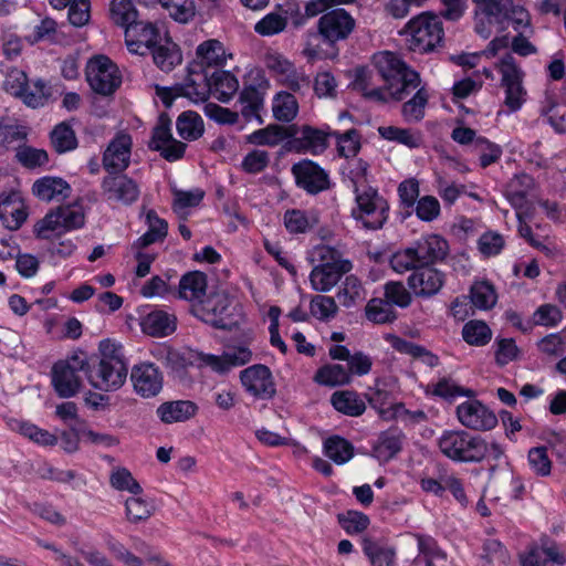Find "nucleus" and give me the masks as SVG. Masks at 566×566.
<instances>
[{"label":"nucleus","mask_w":566,"mask_h":566,"mask_svg":"<svg viewBox=\"0 0 566 566\" xmlns=\"http://www.w3.org/2000/svg\"><path fill=\"white\" fill-rule=\"evenodd\" d=\"M374 64L387 85L389 96L396 101L405 99L421 83L419 74L396 53L379 52L374 55Z\"/></svg>","instance_id":"nucleus-1"},{"label":"nucleus","mask_w":566,"mask_h":566,"mask_svg":"<svg viewBox=\"0 0 566 566\" xmlns=\"http://www.w3.org/2000/svg\"><path fill=\"white\" fill-rule=\"evenodd\" d=\"M447 253V241L433 234L417 241L412 247L397 251L390 259V265L395 272L405 273L413 268L432 266L443 260Z\"/></svg>","instance_id":"nucleus-2"},{"label":"nucleus","mask_w":566,"mask_h":566,"mask_svg":"<svg viewBox=\"0 0 566 566\" xmlns=\"http://www.w3.org/2000/svg\"><path fill=\"white\" fill-rule=\"evenodd\" d=\"M402 33L407 35L409 50L421 54L433 51L444 35L440 18L432 12H422L412 18Z\"/></svg>","instance_id":"nucleus-3"},{"label":"nucleus","mask_w":566,"mask_h":566,"mask_svg":"<svg viewBox=\"0 0 566 566\" xmlns=\"http://www.w3.org/2000/svg\"><path fill=\"white\" fill-rule=\"evenodd\" d=\"M438 446L443 455L450 460L464 463L483 461V453L485 452L484 438L464 430L444 431L438 440Z\"/></svg>","instance_id":"nucleus-4"},{"label":"nucleus","mask_w":566,"mask_h":566,"mask_svg":"<svg viewBox=\"0 0 566 566\" xmlns=\"http://www.w3.org/2000/svg\"><path fill=\"white\" fill-rule=\"evenodd\" d=\"M356 206L352 209V217L368 230H378L384 227L389 217V203L371 187H355Z\"/></svg>","instance_id":"nucleus-5"},{"label":"nucleus","mask_w":566,"mask_h":566,"mask_svg":"<svg viewBox=\"0 0 566 566\" xmlns=\"http://www.w3.org/2000/svg\"><path fill=\"white\" fill-rule=\"evenodd\" d=\"M87 360L84 353L75 354L64 361L53 366L52 382L55 391L62 398L75 396L82 384L80 373L86 375Z\"/></svg>","instance_id":"nucleus-6"},{"label":"nucleus","mask_w":566,"mask_h":566,"mask_svg":"<svg viewBox=\"0 0 566 566\" xmlns=\"http://www.w3.org/2000/svg\"><path fill=\"white\" fill-rule=\"evenodd\" d=\"M496 69L501 74V86L504 88V104L510 111L520 109L526 101V90L523 86L524 72L517 65L512 54H505L496 63Z\"/></svg>","instance_id":"nucleus-7"},{"label":"nucleus","mask_w":566,"mask_h":566,"mask_svg":"<svg viewBox=\"0 0 566 566\" xmlns=\"http://www.w3.org/2000/svg\"><path fill=\"white\" fill-rule=\"evenodd\" d=\"M86 78L91 88L104 96L113 94L122 83L117 65L105 55H98L88 61Z\"/></svg>","instance_id":"nucleus-8"},{"label":"nucleus","mask_w":566,"mask_h":566,"mask_svg":"<svg viewBox=\"0 0 566 566\" xmlns=\"http://www.w3.org/2000/svg\"><path fill=\"white\" fill-rule=\"evenodd\" d=\"M85 216L78 205L62 206L49 212L35 224V233L41 239H48L50 231L73 230L84 226Z\"/></svg>","instance_id":"nucleus-9"},{"label":"nucleus","mask_w":566,"mask_h":566,"mask_svg":"<svg viewBox=\"0 0 566 566\" xmlns=\"http://www.w3.org/2000/svg\"><path fill=\"white\" fill-rule=\"evenodd\" d=\"M355 27V19L345 9H332L317 21L318 34L329 44L346 40Z\"/></svg>","instance_id":"nucleus-10"},{"label":"nucleus","mask_w":566,"mask_h":566,"mask_svg":"<svg viewBox=\"0 0 566 566\" xmlns=\"http://www.w3.org/2000/svg\"><path fill=\"white\" fill-rule=\"evenodd\" d=\"M295 184L308 195H317L331 188L328 172L310 159H303L291 168Z\"/></svg>","instance_id":"nucleus-11"},{"label":"nucleus","mask_w":566,"mask_h":566,"mask_svg":"<svg viewBox=\"0 0 566 566\" xmlns=\"http://www.w3.org/2000/svg\"><path fill=\"white\" fill-rule=\"evenodd\" d=\"M195 358L199 367H207L214 373L226 374L233 367L248 364L252 359V352L245 346H238L228 348L222 355L198 352Z\"/></svg>","instance_id":"nucleus-12"},{"label":"nucleus","mask_w":566,"mask_h":566,"mask_svg":"<svg viewBox=\"0 0 566 566\" xmlns=\"http://www.w3.org/2000/svg\"><path fill=\"white\" fill-rule=\"evenodd\" d=\"M230 300L223 293H214L206 297L199 305H195L192 313L205 323L220 329H230L229 319Z\"/></svg>","instance_id":"nucleus-13"},{"label":"nucleus","mask_w":566,"mask_h":566,"mask_svg":"<svg viewBox=\"0 0 566 566\" xmlns=\"http://www.w3.org/2000/svg\"><path fill=\"white\" fill-rule=\"evenodd\" d=\"M245 391L258 399H271L276 389L270 368L262 364L252 365L240 373Z\"/></svg>","instance_id":"nucleus-14"},{"label":"nucleus","mask_w":566,"mask_h":566,"mask_svg":"<svg viewBox=\"0 0 566 566\" xmlns=\"http://www.w3.org/2000/svg\"><path fill=\"white\" fill-rule=\"evenodd\" d=\"M127 365L98 363L91 366L87 363L86 377L88 382L98 390L113 391L120 388L127 377Z\"/></svg>","instance_id":"nucleus-15"},{"label":"nucleus","mask_w":566,"mask_h":566,"mask_svg":"<svg viewBox=\"0 0 566 566\" xmlns=\"http://www.w3.org/2000/svg\"><path fill=\"white\" fill-rule=\"evenodd\" d=\"M176 90L178 95H182L193 103L207 102L212 93L210 75L207 70H202L201 64H190L186 78L176 85Z\"/></svg>","instance_id":"nucleus-16"},{"label":"nucleus","mask_w":566,"mask_h":566,"mask_svg":"<svg viewBox=\"0 0 566 566\" xmlns=\"http://www.w3.org/2000/svg\"><path fill=\"white\" fill-rule=\"evenodd\" d=\"M457 417L462 426L471 430L486 431L497 424L494 412L479 400H469L459 405Z\"/></svg>","instance_id":"nucleus-17"},{"label":"nucleus","mask_w":566,"mask_h":566,"mask_svg":"<svg viewBox=\"0 0 566 566\" xmlns=\"http://www.w3.org/2000/svg\"><path fill=\"white\" fill-rule=\"evenodd\" d=\"M133 140L129 134L118 133L103 154V167L111 174L124 171L130 163Z\"/></svg>","instance_id":"nucleus-18"},{"label":"nucleus","mask_w":566,"mask_h":566,"mask_svg":"<svg viewBox=\"0 0 566 566\" xmlns=\"http://www.w3.org/2000/svg\"><path fill=\"white\" fill-rule=\"evenodd\" d=\"M130 380L134 390L144 398L157 396L164 384L163 373L153 363H140L132 369Z\"/></svg>","instance_id":"nucleus-19"},{"label":"nucleus","mask_w":566,"mask_h":566,"mask_svg":"<svg viewBox=\"0 0 566 566\" xmlns=\"http://www.w3.org/2000/svg\"><path fill=\"white\" fill-rule=\"evenodd\" d=\"M102 190L107 200L123 205H132L139 197V188L136 181L120 172L104 177Z\"/></svg>","instance_id":"nucleus-20"},{"label":"nucleus","mask_w":566,"mask_h":566,"mask_svg":"<svg viewBox=\"0 0 566 566\" xmlns=\"http://www.w3.org/2000/svg\"><path fill=\"white\" fill-rule=\"evenodd\" d=\"M408 286L418 297L436 295L444 284V274L433 266L413 268Z\"/></svg>","instance_id":"nucleus-21"},{"label":"nucleus","mask_w":566,"mask_h":566,"mask_svg":"<svg viewBox=\"0 0 566 566\" xmlns=\"http://www.w3.org/2000/svg\"><path fill=\"white\" fill-rule=\"evenodd\" d=\"M520 563L521 566H563L566 564V555L556 543L545 542L522 552Z\"/></svg>","instance_id":"nucleus-22"},{"label":"nucleus","mask_w":566,"mask_h":566,"mask_svg":"<svg viewBox=\"0 0 566 566\" xmlns=\"http://www.w3.org/2000/svg\"><path fill=\"white\" fill-rule=\"evenodd\" d=\"M71 186L60 177L45 176L33 182L32 193L42 201H63L70 197Z\"/></svg>","instance_id":"nucleus-23"},{"label":"nucleus","mask_w":566,"mask_h":566,"mask_svg":"<svg viewBox=\"0 0 566 566\" xmlns=\"http://www.w3.org/2000/svg\"><path fill=\"white\" fill-rule=\"evenodd\" d=\"M207 285V275L203 272H188L179 281L177 296L190 302L193 307L206 298Z\"/></svg>","instance_id":"nucleus-24"},{"label":"nucleus","mask_w":566,"mask_h":566,"mask_svg":"<svg viewBox=\"0 0 566 566\" xmlns=\"http://www.w3.org/2000/svg\"><path fill=\"white\" fill-rule=\"evenodd\" d=\"M142 331L153 337H167L177 328V317L172 313L155 310L142 321Z\"/></svg>","instance_id":"nucleus-25"},{"label":"nucleus","mask_w":566,"mask_h":566,"mask_svg":"<svg viewBox=\"0 0 566 566\" xmlns=\"http://www.w3.org/2000/svg\"><path fill=\"white\" fill-rule=\"evenodd\" d=\"M326 137L327 135L319 129H315L311 126H303L300 132V136L293 137L290 140V149L297 153L310 151L312 154H318L327 146Z\"/></svg>","instance_id":"nucleus-26"},{"label":"nucleus","mask_w":566,"mask_h":566,"mask_svg":"<svg viewBox=\"0 0 566 566\" xmlns=\"http://www.w3.org/2000/svg\"><path fill=\"white\" fill-rule=\"evenodd\" d=\"M295 132L292 127H284L277 124H270L264 128L254 130L247 136V142L255 146L275 147L282 142L292 138Z\"/></svg>","instance_id":"nucleus-27"},{"label":"nucleus","mask_w":566,"mask_h":566,"mask_svg":"<svg viewBox=\"0 0 566 566\" xmlns=\"http://www.w3.org/2000/svg\"><path fill=\"white\" fill-rule=\"evenodd\" d=\"M198 407L189 400H176L161 403L157 408V415L165 423L182 422L195 417Z\"/></svg>","instance_id":"nucleus-28"},{"label":"nucleus","mask_w":566,"mask_h":566,"mask_svg":"<svg viewBox=\"0 0 566 566\" xmlns=\"http://www.w3.org/2000/svg\"><path fill=\"white\" fill-rule=\"evenodd\" d=\"M196 55L197 61L192 64H201L202 70L210 66H222L227 60L223 44L214 39L205 41L198 45Z\"/></svg>","instance_id":"nucleus-29"},{"label":"nucleus","mask_w":566,"mask_h":566,"mask_svg":"<svg viewBox=\"0 0 566 566\" xmlns=\"http://www.w3.org/2000/svg\"><path fill=\"white\" fill-rule=\"evenodd\" d=\"M340 268H323L314 265L310 274L311 286L316 292H328L331 291L340 280V277L349 272Z\"/></svg>","instance_id":"nucleus-30"},{"label":"nucleus","mask_w":566,"mask_h":566,"mask_svg":"<svg viewBox=\"0 0 566 566\" xmlns=\"http://www.w3.org/2000/svg\"><path fill=\"white\" fill-rule=\"evenodd\" d=\"M239 102L241 103V113L247 120L255 118L259 124L263 123L261 111L264 105V93L254 86H245Z\"/></svg>","instance_id":"nucleus-31"},{"label":"nucleus","mask_w":566,"mask_h":566,"mask_svg":"<svg viewBox=\"0 0 566 566\" xmlns=\"http://www.w3.org/2000/svg\"><path fill=\"white\" fill-rule=\"evenodd\" d=\"M331 402L337 411L349 417L361 416L366 410L364 400L353 390L335 391Z\"/></svg>","instance_id":"nucleus-32"},{"label":"nucleus","mask_w":566,"mask_h":566,"mask_svg":"<svg viewBox=\"0 0 566 566\" xmlns=\"http://www.w3.org/2000/svg\"><path fill=\"white\" fill-rule=\"evenodd\" d=\"M313 379L322 386H345L352 382V373L343 365L327 364L316 370Z\"/></svg>","instance_id":"nucleus-33"},{"label":"nucleus","mask_w":566,"mask_h":566,"mask_svg":"<svg viewBox=\"0 0 566 566\" xmlns=\"http://www.w3.org/2000/svg\"><path fill=\"white\" fill-rule=\"evenodd\" d=\"M308 260L316 266L352 269V263L348 260H344L337 249L325 244L314 247L310 252Z\"/></svg>","instance_id":"nucleus-34"},{"label":"nucleus","mask_w":566,"mask_h":566,"mask_svg":"<svg viewBox=\"0 0 566 566\" xmlns=\"http://www.w3.org/2000/svg\"><path fill=\"white\" fill-rule=\"evenodd\" d=\"M324 454L335 464L347 463L354 457V446L340 436H332L323 443Z\"/></svg>","instance_id":"nucleus-35"},{"label":"nucleus","mask_w":566,"mask_h":566,"mask_svg":"<svg viewBox=\"0 0 566 566\" xmlns=\"http://www.w3.org/2000/svg\"><path fill=\"white\" fill-rule=\"evenodd\" d=\"M210 82L212 85V93L222 103H227L239 88L237 77L228 71H213L210 75Z\"/></svg>","instance_id":"nucleus-36"},{"label":"nucleus","mask_w":566,"mask_h":566,"mask_svg":"<svg viewBox=\"0 0 566 566\" xmlns=\"http://www.w3.org/2000/svg\"><path fill=\"white\" fill-rule=\"evenodd\" d=\"M150 53L155 64L164 72H170L182 61L180 50L170 41H167L165 44L157 43Z\"/></svg>","instance_id":"nucleus-37"},{"label":"nucleus","mask_w":566,"mask_h":566,"mask_svg":"<svg viewBox=\"0 0 566 566\" xmlns=\"http://www.w3.org/2000/svg\"><path fill=\"white\" fill-rule=\"evenodd\" d=\"M373 71L367 67H357L355 70L354 90L363 93L369 99L386 102V92L374 84Z\"/></svg>","instance_id":"nucleus-38"},{"label":"nucleus","mask_w":566,"mask_h":566,"mask_svg":"<svg viewBox=\"0 0 566 566\" xmlns=\"http://www.w3.org/2000/svg\"><path fill=\"white\" fill-rule=\"evenodd\" d=\"M154 513L155 505L139 495L130 496L125 501V516L132 524L145 523Z\"/></svg>","instance_id":"nucleus-39"},{"label":"nucleus","mask_w":566,"mask_h":566,"mask_svg":"<svg viewBox=\"0 0 566 566\" xmlns=\"http://www.w3.org/2000/svg\"><path fill=\"white\" fill-rule=\"evenodd\" d=\"M363 551L371 566H396V551L394 547L380 545L377 542L365 538Z\"/></svg>","instance_id":"nucleus-40"},{"label":"nucleus","mask_w":566,"mask_h":566,"mask_svg":"<svg viewBox=\"0 0 566 566\" xmlns=\"http://www.w3.org/2000/svg\"><path fill=\"white\" fill-rule=\"evenodd\" d=\"M125 38L138 40L145 49H153L159 42V30L154 23L137 19L125 30Z\"/></svg>","instance_id":"nucleus-41"},{"label":"nucleus","mask_w":566,"mask_h":566,"mask_svg":"<svg viewBox=\"0 0 566 566\" xmlns=\"http://www.w3.org/2000/svg\"><path fill=\"white\" fill-rule=\"evenodd\" d=\"M416 90L413 96L401 107V114L409 123L420 122L424 117V109L429 101V92L426 87L419 85Z\"/></svg>","instance_id":"nucleus-42"},{"label":"nucleus","mask_w":566,"mask_h":566,"mask_svg":"<svg viewBox=\"0 0 566 566\" xmlns=\"http://www.w3.org/2000/svg\"><path fill=\"white\" fill-rule=\"evenodd\" d=\"M403 434L401 431L391 429L382 432L379 436L378 442L375 447L377 457L382 460H390L402 448Z\"/></svg>","instance_id":"nucleus-43"},{"label":"nucleus","mask_w":566,"mask_h":566,"mask_svg":"<svg viewBox=\"0 0 566 566\" xmlns=\"http://www.w3.org/2000/svg\"><path fill=\"white\" fill-rule=\"evenodd\" d=\"M109 18L126 30L138 19V11L132 0H111Z\"/></svg>","instance_id":"nucleus-44"},{"label":"nucleus","mask_w":566,"mask_h":566,"mask_svg":"<svg viewBox=\"0 0 566 566\" xmlns=\"http://www.w3.org/2000/svg\"><path fill=\"white\" fill-rule=\"evenodd\" d=\"M272 112L277 120L289 123L296 117L298 103L293 94L280 92L273 98Z\"/></svg>","instance_id":"nucleus-45"},{"label":"nucleus","mask_w":566,"mask_h":566,"mask_svg":"<svg viewBox=\"0 0 566 566\" xmlns=\"http://www.w3.org/2000/svg\"><path fill=\"white\" fill-rule=\"evenodd\" d=\"M177 132L187 140L198 139L203 134V122L199 114L192 111L181 113L177 118Z\"/></svg>","instance_id":"nucleus-46"},{"label":"nucleus","mask_w":566,"mask_h":566,"mask_svg":"<svg viewBox=\"0 0 566 566\" xmlns=\"http://www.w3.org/2000/svg\"><path fill=\"white\" fill-rule=\"evenodd\" d=\"M470 300L479 310H490L497 301V294L492 284L486 281L475 282L470 289Z\"/></svg>","instance_id":"nucleus-47"},{"label":"nucleus","mask_w":566,"mask_h":566,"mask_svg":"<svg viewBox=\"0 0 566 566\" xmlns=\"http://www.w3.org/2000/svg\"><path fill=\"white\" fill-rule=\"evenodd\" d=\"M340 304L345 307H350L366 297L365 289L361 282L354 275L346 276L337 293Z\"/></svg>","instance_id":"nucleus-48"},{"label":"nucleus","mask_w":566,"mask_h":566,"mask_svg":"<svg viewBox=\"0 0 566 566\" xmlns=\"http://www.w3.org/2000/svg\"><path fill=\"white\" fill-rule=\"evenodd\" d=\"M317 223L318 219L312 212L292 209L284 213V224L291 233H304Z\"/></svg>","instance_id":"nucleus-49"},{"label":"nucleus","mask_w":566,"mask_h":566,"mask_svg":"<svg viewBox=\"0 0 566 566\" xmlns=\"http://www.w3.org/2000/svg\"><path fill=\"white\" fill-rule=\"evenodd\" d=\"M51 144L59 154L73 150L77 146V139L72 127L66 123L56 125L50 134Z\"/></svg>","instance_id":"nucleus-50"},{"label":"nucleus","mask_w":566,"mask_h":566,"mask_svg":"<svg viewBox=\"0 0 566 566\" xmlns=\"http://www.w3.org/2000/svg\"><path fill=\"white\" fill-rule=\"evenodd\" d=\"M366 317L376 324L390 323L397 315L392 305L387 300L373 298L365 308Z\"/></svg>","instance_id":"nucleus-51"},{"label":"nucleus","mask_w":566,"mask_h":566,"mask_svg":"<svg viewBox=\"0 0 566 566\" xmlns=\"http://www.w3.org/2000/svg\"><path fill=\"white\" fill-rule=\"evenodd\" d=\"M463 339L473 346H484L492 337V332L483 321H470L462 328Z\"/></svg>","instance_id":"nucleus-52"},{"label":"nucleus","mask_w":566,"mask_h":566,"mask_svg":"<svg viewBox=\"0 0 566 566\" xmlns=\"http://www.w3.org/2000/svg\"><path fill=\"white\" fill-rule=\"evenodd\" d=\"M156 2H159L170 17L180 23H187L196 13L193 0H156Z\"/></svg>","instance_id":"nucleus-53"},{"label":"nucleus","mask_w":566,"mask_h":566,"mask_svg":"<svg viewBox=\"0 0 566 566\" xmlns=\"http://www.w3.org/2000/svg\"><path fill=\"white\" fill-rule=\"evenodd\" d=\"M378 133L385 139L397 142L410 148H416L420 145V136L415 134L411 129L396 126H380Z\"/></svg>","instance_id":"nucleus-54"},{"label":"nucleus","mask_w":566,"mask_h":566,"mask_svg":"<svg viewBox=\"0 0 566 566\" xmlns=\"http://www.w3.org/2000/svg\"><path fill=\"white\" fill-rule=\"evenodd\" d=\"M18 431L25 438L30 439L31 441L44 446V447H51L55 446L57 443V437L48 430L41 429L38 426L21 421L18 423Z\"/></svg>","instance_id":"nucleus-55"},{"label":"nucleus","mask_w":566,"mask_h":566,"mask_svg":"<svg viewBox=\"0 0 566 566\" xmlns=\"http://www.w3.org/2000/svg\"><path fill=\"white\" fill-rule=\"evenodd\" d=\"M23 103L32 108L44 106L51 98V90L42 80H36L33 87L27 86L23 95L20 96Z\"/></svg>","instance_id":"nucleus-56"},{"label":"nucleus","mask_w":566,"mask_h":566,"mask_svg":"<svg viewBox=\"0 0 566 566\" xmlns=\"http://www.w3.org/2000/svg\"><path fill=\"white\" fill-rule=\"evenodd\" d=\"M287 25V18L275 12L268 13L254 25V31L262 36L281 33Z\"/></svg>","instance_id":"nucleus-57"},{"label":"nucleus","mask_w":566,"mask_h":566,"mask_svg":"<svg viewBox=\"0 0 566 566\" xmlns=\"http://www.w3.org/2000/svg\"><path fill=\"white\" fill-rule=\"evenodd\" d=\"M329 135L336 138L340 156L349 158L358 153L360 148L359 134L355 128H349L342 134L333 132Z\"/></svg>","instance_id":"nucleus-58"},{"label":"nucleus","mask_w":566,"mask_h":566,"mask_svg":"<svg viewBox=\"0 0 566 566\" xmlns=\"http://www.w3.org/2000/svg\"><path fill=\"white\" fill-rule=\"evenodd\" d=\"M338 83L335 76L328 72H318L313 82V90L318 98H336Z\"/></svg>","instance_id":"nucleus-59"},{"label":"nucleus","mask_w":566,"mask_h":566,"mask_svg":"<svg viewBox=\"0 0 566 566\" xmlns=\"http://www.w3.org/2000/svg\"><path fill=\"white\" fill-rule=\"evenodd\" d=\"M150 355L170 368H179L184 365L180 353L166 343H158L150 347Z\"/></svg>","instance_id":"nucleus-60"},{"label":"nucleus","mask_w":566,"mask_h":566,"mask_svg":"<svg viewBox=\"0 0 566 566\" xmlns=\"http://www.w3.org/2000/svg\"><path fill=\"white\" fill-rule=\"evenodd\" d=\"M18 161L27 168L41 167L48 164L49 155L44 149L31 146L19 147L15 154Z\"/></svg>","instance_id":"nucleus-61"},{"label":"nucleus","mask_w":566,"mask_h":566,"mask_svg":"<svg viewBox=\"0 0 566 566\" xmlns=\"http://www.w3.org/2000/svg\"><path fill=\"white\" fill-rule=\"evenodd\" d=\"M109 482H111V485L118 491H128L133 495H139L143 493V489L139 485V483L133 478L132 473L125 468L115 470L111 474Z\"/></svg>","instance_id":"nucleus-62"},{"label":"nucleus","mask_w":566,"mask_h":566,"mask_svg":"<svg viewBox=\"0 0 566 566\" xmlns=\"http://www.w3.org/2000/svg\"><path fill=\"white\" fill-rule=\"evenodd\" d=\"M171 120L165 113L160 114L156 126L153 129V136L148 144L151 150L161 149L169 140H171L172 134L170 130Z\"/></svg>","instance_id":"nucleus-63"},{"label":"nucleus","mask_w":566,"mask_h":566,"mask_svg":"<svg viewBox=\"0 0 566 566\" xmlns=\"http://www.w3.org/2000/svg\"><path fill=\"white\" fill-rule=\"evenodd\" d=\"M474 150L479 155L480 165L483 168L497 161L502 155V149L499 145L483 137L476 138L474 142Z\"/></svg>","instance_id":"nucleus-64"}]
</instances>
